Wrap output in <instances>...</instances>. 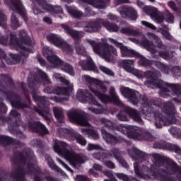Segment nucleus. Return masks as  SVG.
<instances>
[{
	"label": "nucleus",
	"mask_w": 181,
	"mask_h": 181,
	"mask_svg": "<svg viewBox=\"0 0 181 181\" xmlns=\"http://www.w3.org/2000/svg\"><path fill=\"white\" fill-rule=\"evenodd\" d=\"M134 172L139 177L144 179H158L161 181H175V177L169 176V175H175L178 180L181 181V168L177 166L176 163L170 162L165 164L162 160H158L154 163L153 170H149L146 166L139 170V164L134 163Z\"/></svg>",
	"instance_id": "obj_1"
},
{
	"label": "nucleus",
	"mask_w": 181,
	"mask_h": 181,
	"mask_svg": "<svg viewBox=\"0 0 181 181\" xmlns=\"http://www.w3.org/2000/svg\"><path fill=\"white\" fill-rule=\"evenodd\" d=\"M124 69L128 73H132L134 76H136L138 78H144L146 77L147 81L144 82L145 85L150 88H153L156 87L160 88V94L163 97H165L166 93H169L170 90L175 93L176 95H181V86L180 85H172L163 81L158 80L160 76V73L158 71H146L143 72L138 69H134V60L124 59L122 61Z\"/></svg>",
	"instance_id": "obj_2"
},
{
	"label": "nucleus",
	"mask_w": 181,
	"mask_h": 181,
	"mask_svg": "<svg viewBox=\"0 0 181 181\" xmlns=\"http://www.w3.org/2000/svg\"><path fill=\"white\" fill-rule=\"evenodd\" d=\"M21 41L16 40V36L13 34H10L9 36L0 37V44L4 46H14L16 49L21 50V54L23 56H28L29 52H32L35 42L30 37H28L26 32L21 30L19 33Z\"/></svg>",
	"instance_id": "obj_3"
},
{
	"label": "nucleus",
	"mask_w": 181,
	"mask_h": 181,
	"mask_svg": "<svg viewBox=\"0 0 181 181\" xmlns=\"http://www.w3.org/2000/svg\"><path fill=\"white\" fill-rule=\"evenodd\" d=\"M155 108L156 110L154 111L156 128H162L163 125H170V124L176 122L175 110L173 103L168 102L164 103L161 107L155 106Z\"/></svg>",
	"instance_id": "obj_4"
},
{
	"label": "nucleus",
	"mask_w": 181,
	"mask_h": 181,
	"mask_svg": "<svg viewBox=\"0 0 181 181\" xmlns=\"http://www.w3.org/2000/svg\"><path fill=\"white\" fill-rule=\"evenodd\" d=\"M54 151L57 152L58 155L64 156L66 160H69L70 165H71L73 168H77L78 165L85 163L88 160V157L86 155L76 154L72 152L71 147L63 141L56 142L54 146Z\"/></svg>",
	"instance_id": "obj_5"
},
{
	"label": "nucleus",
	"mask_w": 181,
	"mask_h": 181,
	"mask_svg": "<svg viewBox=\"0 0 181 181\" xmlns=\"http://www.w3.org/2000/svg\"><path fill=\"white\" fill-rule=\"evenodd\" d=\"M120 91L122 95L127 98L129 101H130V103L134 105H136V104H139V103L143 104L142 111L144 114H146L147 112H152V108H155L152 107L151 102L148 101V98H146V96H141L139 92L136 90L122 86L120 88Z\"/></svg>",
	"instance_id": "obj_6"
},
{
	"label": "nucleus",
	"mask_w": 181,
	"mask_h": 181,
	"mask_svg": "<svg viewBox=\"0 0 181 181\" xmlns=\"http://www.w3.org/2000/svg\"><path fill=\"white\" fill-rule=\"evenodd\" d=\"M84 42L88 43L92 47L94 53L105 59L106 62H110L114 56H117V49L107 43L97 42L91 39H86Z\"/></svg>",
	"instance_id": "obj_7"
},
{
	"label": "nucleus",
	"mask_w": 181,
	"mask_h": 181,
	"mask_svg": "<svg viewBox=\"0 0 181 181\" xmlns=\"http://www.w3.org/2000/svg\"><path fill=\"white\" fill-rule=\"evenodd\" d=\"M100 122H103L107 128H110V129H117V131L124 134V135L131 136L132 138H141V136L142 135L141 129L136 127L127 124H118L115 126V124L105 118L100 119Z\"/></svg>",
	"instance_id": "obj_8"
},
{
	"label": "nucleus",
	"mask_w": 181,
	"mask_h": 181,
	"mask_svg": "<svg viewBox=\"0 0 181 181\" xmlns=\"http://www.w3.org/2000/svg\"><path fill=\"white\" fill-rule=\"evenodd\" d=\"M147 37L148 39H151L153 40V42H151L148 39L145 38L144 40V45L146 46V48L148 52H151L152 54H155V53H158V49H161V50H166V45L163 44L162 40L156 35L153 33H147Z\"/></svg>",
	"instance_id": "obj_9"
},
{
	"label": "nucleus",
	"mask_w": 181,
	"mask_h": 181,
	"mask_svg": "<svg viewBox=\"0 0 181 181\" xmlns=\"http://www.w3.org/2000/svg\"><path fill=\"white\" fill-rule=\"evenodd\" d=\"M68 118L71 122H76L82 127H90L88 117L83 110L78 109H71L68 112Z\"/></svg>",
	"instance_id": "obj_10"
},
{
	"label": "nucleus",
	"mask_w": 181,
	"mask_h": 181,
	"mask_svg": "<svg viewBox=\"0 0 181 181\" xmlns=\"http://www.w3.org/2000/svg\"><path fill=\"white\" fill-rule=\"evenodd\" d=\"M90 93H93L95 97H97L102 101V103H111L113 101L115 104L119 105L121 104V100H119V98L117 95V93H115V88L114 87H111L110 90V95L111 98L105 94L102 93L98 90V89H94L93 88H89Z\"/></svg>",
	"instance_id": "obj_11"
},
{
	"label": "nucleus",
	"mask_w": 181,
	"mask_h": 181,
	"mask_svg": "<svg viewBox=\"0 0 181 181\" xmlns=\"http://www.w3.org/2000/svg\"><path fill=\"white\" fill-rule=\"evenodd\" d=\"M21 159L22 160H25V163H28L26 172L29 175H32V170H33V174L35 175L34 180L41 181L42 179H40V177L37 176V175H41L40 168L32 164V159H33V152L30 151V149H28L25 152V155H23V157Z\"/></svg>",
	"instance_id": "obj_12"
},
{
	"label": "nucleus",
	"mask_w": 181,
	"mask_h": 181,
	"mask_svg": "<svg viewBox=\"0 0 181 181\" xmlns=\"http://www.w3.org/2000/svg\"><path fill=\"white\" fill-rule=\"evenodd\" d=\"M53 78H55V80H57V81H59L60 83H63L64 84H66L68 86L67 88H57L55 89L54 93L58 94V95H66V98H62L63 100L67 101L68 100V95L73 91V84H70V81H69L67 79L62 77L59 74H54L53 75Z\"/></svg>",
	"instance_id": "obj_13"
},
{
	"label": "nucleus",
	"mask_w": 181,
	"mask_h": 181,
	"mask_svg": "<svg viewBox=\"0 0 181 181\" xmlns=\"http://www.w3.org/2000/svg\"><path fill=\"white\" fill-rule=\"evenodd\" d=\"M144 12L148 15L156 23H162L165 21V11H159L158 8L149 6L143 8Z\"/></svg>",
	"instance_id": "obj_14"
},
{
	"label": "nucleus",
	"mask_w": 181,
	"mask_h": 181,
	"mask_svg": "<svg viewBox=\"0 0 181 181\" xmlns=\"http://www.w3.org/2000/svg\"><path fill=\"white\" fill-rule=\"evenodd\" d=\"M139 63V64H141V66H144V67H149V66L154 65L160 69V70H161V71H163V73H165V74H168V73L170 71V68H169V66L165 65L164 64H162V62L150 61L146 59L144 57H140V60Z\"/></svg>",
	"instance_id": "obj_15"
},
{
	"label": "nucleus",
	"mask_w": 181,
	"mask_h": 181,
	"mask_svg": "<svg viewBox=\"0 0 181 181\" xmlns=\"http://www.w3.org/2000/svg\"><path fill=\"white\" fill-rule=\"evenodd\" d=\"M6 4H8L11 11L19 13L25 22L28 21V18L26 17V10H25V7L23 6V4H22V1H21V0H11L10 3H8V1H6Z\"/></svg>",
	"instance_id": "obj_16"
},
{
	"label": "nucleus",
	"mask_w": 181,
	"mask_h": 181,
	"mask_svg": "<svg viewBox=\"0 0 181 181\" xmlns=\"http://www.w3.org/2000/svg\"><path fill=\"white\" fill-rule=\"evenodd\" d=\"M110 42L111 43H113V45H115L120 49L121 54L122 57H133V56H136L137 57H139V53L134 51L132 49L128 48L127 46H124L122 43H119L117 42V40L110 38Z\"/></svg>",
	"instance_id": "obj_17"
},
{
	"label": "nucleus",
	"mask_w": 181,
	"mask_h": 181,
	"mask_svg": "<svg viewBox=\"0 0 181 181\" xmlns=\"http://www.w3.org/2000/svg\"><path fill=\"white\" fill-rule=\"evenodd\" d=\"M43 11L52 12V13H63V8L60 6H52L47 3V0H36Z\"/></svg>",
	"instance_id": "obj_18"
},
{
	"label": "nucleus",
	"mask_w": 181,
	"mask_h": 181,
	"mask_svg": "<svg viewBox=\"0 0 181 181\" xmlns=\"http://www.w3.org/2000/svg\"><path fill=\"white\" fill-rule=\"evenodd\" d=\"M42 54H44L45 57L54 66L55 64H60V58L56 56L53 52V50L50 49L49 47H44L42 49Z\"/></svg>",
	"instance_id": "obj_19"
},
{
	"label": "nucleus",
	"mask_w": 181,
	"mask_h": 181,
	"mask_svg": "<svg viewBox=\"0 0 181 181\" xmlns=\"http://www.w3.org/2000/svg\"><path fill=\"white\" fill-rule=\"evenodd\" d=\"M119 12L123 18H127V16H128L132 21H136V19H138V13L132 7L123 6L119 8Z\"/></svg>",
	"instance_id": "obj_20"
},
{
	"label": "nucleus",
	"mask_w": 181,
	"mask_h": 181,
	"mask_svg": "<svg viewBox=\"0 0 181 181\" xmlns=\"http://www.w3.org/2000/svg\"><path fill=\"white\" fill-rule=\"evenodd\" d=\"M61 26L64 30H65L66 33H67V35H69L71 37L75 40V42L84 36V32L83 31H77L74 30L66 24H62Z\"/></svg>",
	"instance_id": "obj_21"
},
{
	"label": "nucleus",
	"mask_w": 181,
	"mask_h": 181,
	"mask_svg": "<svg viewBox=\"0 0 181 181\" xmlns=\"http://www.w3.org/2000/svg\"><path fill=\"white\" fill-rule=\"evenodd\" d=\"M23 57H25V55L21 56L18 54H10V58L6 59V54H5V52H4V50L0 48V59H6L7 64H15V63L21 62V59H23Z\"/></svg>",
	"instance_id": "obj_22"
},
{
	"label": "nucleus",
	"mask_w": 181,
	"mask_h": 181,
	"mask_svg": "<svg viewBox=\"0 0 181 181\" xmlns=\"http://www.w3.org/2000/svg\"><path fill=\"white\" fill-rule=\"evenodd\" d=\"M103 21L97 20L95 21H90L86 23L84 27V31L88 32V33H93V32H98L101 29V23Z\"/></svg>",
	"instance_id": "obj_23"
},
{
	"label": "nucleus",
	"mask_w": 181,
	"mask_h": 181,
	"mask_svg": "<svg viewBox=\"0 0 181 181\" xmlns=\"http://www.w3.org/2000/svg\"><path fill=\"white\" fill-rule=\"evenodd\" d=\"M83 80H85V81H86V83H88V84H90V86H97L98 88H100L103 93H106L107 91V87L105 86V85H104V83L91 78L90 76L88 75H85L83 76Z\"/></svg>",
	"instance_id": "obj_24"
},
{
	"label": "nucleus",
	"mask_w": 181,
	"mask_h": 181,
	"mask_svg": "<svg viewBox=\"0 0 181 181\" xmlns=\"http://www.w3.org/2000/svg\"><path fill=\"white\" fill-rule=\"evenodd\" d=\"M89 104H90V105H93L92 107H88V110L90 111V112H93V114H103V112H104L103 106L101 104L97 102V100H95V98H90Z\"/></svg>",
	"instance_id": "obj_25"
},
{
	"label": "nucleus",
	"mask_w": 181,
	"mask_h": 181,
	"mask_svg": "<svg viewBox=\"0 0 181 181\" xmlns=\"http://www.w3.org/2000/svg\"><path fill=\"white\" fill-rule=\"evenodd\" d=\"M124 110L125 112L128 114V115H129L131 118H132V119H134V121H136V122H139V124H144V121L139 115V113H138V111L127 106H124Z\"/></svg>",
	"instance_id": "obj_26"
},
{
	"label": "nucleus",
	"mask_w": 181,
	"mask_h": 181,
	"mask_svg": "<svg viewBox=\"0 0 181 181\" xmlns=\"http://www.w3.org/2000/svg\"><path fill=\"white\" fill-rule=\"evenodd\" d=\"M79 66L82 67L83 70L94 71V73H97V66L94 64L93 59L91 57L87 58V62L86 61H80Z\"/></svg>",
	"instance_id": "obj_27"
},
{
	"label": "nucleus",
	"mask_w": 181,
	"mask_h": 181,
	"mask_svg": "<svg viewBox=\"0 0 181 181\" xmlns=\"http://www.w3.org/2000/svg\"><path fill=\"white\" fill-rule=\"evenodd\" d=\"M47 40L49 43H52L54 46L57 47H62L64 43V40L61 38L59 35L57 34H49L47 36Z\"/></svg>",
	"instance_id": "obj_28"
},
{
	"label": "nucleus",
	"mask_w": 181,
	"mask_h": 181,
	"mask_svg": "<svg viewBox=\"0 0 181 181\" xmlns=\"http://www.w3.org/2000/svg\"><path fill=\"white\" fill-rule=\"evenodd\" d=\"M129 155H130L131 158L133 159H137V160H145L146 159L147 156L145 153L136 149L133 148L130 151H129Z\"/></svg>",
	"instance_id": "obj_29"
},
{
	"label": "nucleus",
	"mask_w": 181,
	"mask_h": 181,
	"mask_svg": "<svg viewBox=\"0 0 181 181\" xmlns=\"http://www.w3.org/2000/svg\"><path fill=\"white\" fill-rule=\"evenodd\" d=\"M76 98L81 103H87V98H94V97L91 96V93L88 92L87 90L79 89L76 93Z\"/></svg>",
	"instance_id": "obj_30"
},
{
	"label": "nucleus",
	"mask_w": 181,
	"mask_h": 181,
	"mask_svg": "<svg viewBox=\"0 0 181 181\" xmlns=\"http://www.w3.org/2000/svg\"><path fill=\"white\" fill-rule=\"evenodd\" d=\"M54 67H60V69H62V70H63L64 71H66V73H68L71 76H74V69H73V66H71L69 64L63 62V61H62L61 59L60 63L55 64L54 65Z\"/></svg>",
	"instance_id": "obj_31"
},
{
	"label": "nucleus",
	"mask_w": 181,
	"mask_h": 181,
	"mask_svg": "<svg viewBox=\"0 0 181 181\" xmlns=\"http://www.w3.org/2000/svg\"><path fill=\"white\" fill-rule=\"evenodd\" d=\"M111 153L116 160H117L123 168H128V164L126 163L125 160L121 157V153L117 148H112Z\"/></svg>",
	"instance_id": "obj_32"
},
{
	"label": "nucleus",
	"mask_w": 181,
	"mask_h": 181,
	"mask_svg": "<svg viewBox=\"0 0 181 181\" xmlns=\"http://www.w3.org/2000/svg\"><path fill=\"white\" fill-rule=\"evenodd\" d=\"M82 134L83 135H88L89 138H91L92 139H94V141H97L98 139H100V135H98V133L95 132V130L93 129H81Z\"/></svg>",
	"instance_id": "obj_33"
},
{
	"label": "nucleus",
	"mask_w": 181,
	"mask_h": 181,
	"mask_svg": "<svg viewBox=\"0 0 181 181\" xmlns=\"http://www.w3.org/2000/svg\"><path fill=\"white\" fill-rule=\"evenodd\" d=\"M53 112L55 118L59 121V122H64V112L62 107H54Z\"/></svg>",
	"instance_id": "obj_34"
},
{
	"label": "nucleus",
	"mask_w": 181,
	"mask_h": 181,
	"mask_svg": "<svg viewBox=\"0 0 181 181\" xmlns=\"http://www.w3.org/2000/svg\"><path fill=\"white\" fill-rule=\"evenodd\" d=\"M37 74L40 76V79H37L35 78V83H43V84H50V79L46 73L43 72L42 70L37 71Z\"/></svg>",
	"instance_id": "obj_35"
},
{
	"label": "nucleus",
	"mask_w": 181,
	"mask_h": 181,
	"mask_svg": "<svg viewBox=\"0 0 181 181\" xmlns=\"http://www.w3.org/2000/svg\"><path fill=\"white\" fill-rule=\"evenodd\" d=\"M120 33L127 35L128 36H139L141 33L138 30H132L131 28L124 27L119 30Z\"/></svg>",
	"instance_id": "obj_36"
},
{
	"label": "nucleus",
	"mask_w": 181,
	"mask_h": 181,
	"mask_svg": "<svg viewBox=\"0 0 181 181\" xmlns=\"http://www.w3.org/2000/svg\"><path fill=\"white\" fill-rule=\"evenodd\" d=\"M75 50L78 54H81V56H87V49L86 47L80 44V40L75 41Z\"/></svg>",
	"instance_id": "obj_37"
},
{
	"label": "nucleus",
	"mask_w": 181,
	"mask_h": 181,
	"mask_svg": "<svg viewBox=\"0 0 181 181\" xmlns=\"http://www.w3.org/2000/svg\"><path fill=\"white\" fill-rule=\"evenodd\" d=\"M102 136L106 142H117L118 141L117 136L107 132L105 130H102Z\"/></svg>",
	"instance_id": "obj_38"
},
{
	"label": "nucleus",
	"mask_w": 181,
	"mask_h": 181,
	"mask_svg": "<svg viewBox=\"0 0 181 181\" xmlns=\"http://www.w3.org/2000/svg\"><path fill=\"white\" fill-rule=\"evenodd\" d=\"M46 160L51 169H53V170H57V172H60V173H63V170L56 165V164H54V162L53 161V159H52V157H50L49 156H46Z\"/></svg>",
	"instance_id": "obj_39"
},
{
	"label": "nucleus",
	"mask_w": 181,
	"mask_h": 181,
	"mask_svg": "<svg viewBox=\"0 0 181 181\" xmlns=\"http://www.w3.org/2000/svg\"><path fill=\"white\" fill-rule=\"evenodd\" d=\"M104 28L109 30V32H118L119 30V27L116 24L111 23L110 22L103 23Z\"/></svg>",
	"instance_id": "obj_40"
},
{
	"label": "nucleus",
	"mask_w": 181,
	"mask_h": 181,
	"mask_svg": "<svg viewBox=\"0 0 181 181\" xmlns=\"http://www.w3.org/2000/svg\"><path fill=\"white\" fill-rule=\"evenodd\" d=\"M93 156L95 159L101 160V159H107L108 158H112V153L103 152L101 156L100 155V153H93Z\"/></svg>",
	"instance_id": "obj_41"
},
{
	"label": "nucleus",
	"mask_w": 181,
	"mask_h": 181,
	"mask_svg": "<svg viewBox=\"0 0 181 181\" xmlns=\"http://www.w3.org/2000/svg\"><path fill=\"white\" fill-rule=\"evenodd\" d=\"M68 12L71 15L72 18H75V19H81V18H84V13L77 9H70Z\"/></svg>",
	"instance_id": "obj_42"
},
{
	"label": "nucleus",
	"mask_w": 181,
	"mask_h": 181,
	"mask_svg": "<svg viewBox=\"0 0 181 181\" xmlns=\"http://www.w3.org/2000/svg\"><path fill=\"white\" fill-rule=\"evenodd\" d=\"M33 98L35 101H37L39 107H42V105H46V104H47V98L45 97H40L33 94Z\"/></svg>",
	"instance_id": "obj_43"
},
{
	"label": "nucleus",
	"mask_w": 181,
	"mask_h": 181,
	"mask_svg": "<svg viewBox=\"0 0 181 181\" xmlns=\"http://www.w3.org/2000/svg\"><path fill=\"white\" fill-rule=\"evenodd\" d=\"M22 173H23V170H18L15 173H12V176L14 179H16V181H26L25 177L22 176Z\"/></svg>",
	"instance_id": "obj_44"
},
{
	"label": "nucleus",
	"mask_w": 181,
	"mask_h": 181,
	"mask_svg": "<svg viewBox=\"0 0 181 181\" xmlns=\"http://www.w3.org/2000/svg\"><path fill=\"white\" fill-rule=\"evenodd\" d=\"M11 26L12 29H18V28L21 26V25L19 24V21H18V18L13 13L12 14L11 18Z\"/></svg>",
	"instance_id": "obj_45"
},
{
	"label": "nucleus",
	"mask_w": 181,
	"mask_h": 181,
	"mask_svg": "<svg viewBox=\"0 0 181 181\" xmlns=\"http://www.w3.org/2000/svg\"><path fill=\"white\" fill-rule=\"evenodd\" d=\"M74 138L76 141V142L78 144H79V145H81L82 146H86V145H87V141L85 140L84 137H83V136L76 133L74 134Z\"/></svg>",
	"instance_id": "obj_46"
},
{
	"label": "nucleus",
	"mask_w": 181,
	"mask_h": 181,
	"mask_svg": "<svg viewBox=\"0 0 181 181\" xmlns=\"http://www.w3.org/2000/svg\"><path fill=\"white\" fill-rule=\"evenodd\" d=\"M62 49L63 52H65L67 54H71L73 53V47L69 45L66 41H64L62 47H59Z\"/></svg>",
	"instance_id": "obj_47"
},
{
	"label": "nucleus",
	"mask_w": 181,
	"mask_h": 181,
	"mask_svg": "<svg viewBox=\"0 0 181 181\" xmlns=\"http://www.w3.org/2000/svg\"><path fill=\"white\" fill-rule=\"evenodd\" d=\"M164 16H165V20L168 23H173L175 21V17L172 13L169 12L168 10L164 11Z\"/></svg>",
	"instance_id": "obj_48"
},
{
	"label": "nucleus",
	"mask_w": 181,
	"mask_h": 181,
	"mask_svg": "<svg viewBox=\"0 0 181 181\" xmlns=\"http://www.w3.org/2000/svg\"><path fill=\"white\" fill-rule=\"evenodd\" d=\"M87 151H103V147L100 144H88Z\"/></svg>",
	"instance_id": "obj_49"
},
{
	"label": "nucleus",
	"mask_w": 181,
	"mask_h": 181,
	"mask_svg": "<svg viewBox=\"0 0 181 181\" xmlns=\"http://www.w3.org/2000/svg\"><path fill=\"white\" fill-rule=\"evenodd\" d=\"M168 131L174 138H179L180 136V129H177V127H171Z\"/></svg>",
	"instance_id": "obj_50"
},
{
	"label": "nucleus",
	"mask_w": 181,
	"mask_h": 181,
	"mask_svg": "<svg viewBox=\"0 0 181 181\" xmlns=\"http://www.w3.org/2000/svg\"><path fill=\"white\" fill-rule=\"evenodd\" d=\"M99 69L100 70V71H103V73H105V74H107L108 76H114V72H112V71H111V69L100 65L99 66Z\"/></svg>",
	"instance_id": "obj_51"
},
{
	"label": "nucleus",
	"mask_w": 181,
	"mask_h": 181,
	"mask_svg": "<svg viewBox=\"0 0 181 181\" xmlns=\"http://www.w3.org/2000/svg\"><path fill=\"white\" fill-rule=\"evenodd\" d=\"M0 26L2 28L6 26V16L4 14V11H0Z\"/></svg>",
	"instance_id": "obj_52"
},
{
	"label": "nucleus",
	"mask_w": 181,
	"mask_h": 181,
	"mask_svg": "<svg viewBox=\"0 0 181 181\" xmlns=\"http://www.w3.org/2000/svg\"><path fill=\"white\" fill-rule=\"evenodd\" d=\"M141 25H143V26H145V28H148V29H152V30H156V27L153 24L148 21H141Z\"/></svg>",
	"instance_id": "obj_53"
},
{
	"label": "nucleus",
	"mask_w": 181,
	"mask_h": 181,
	"mask_svg": "<svg viewBox=\"0 0 181 181\" xmlns=\"http://www.w3.org/2000/svg\"><path fill=\"white\" fill-rule=\"evenodd\" d=\"M158 54L160 57H163V59H172V56H170L169 54V52H166V51H163V50H160L158 52Z\"/></svg>",
	"instance_id": "obj_54"
},
{
	"label": "nucleus",
	"mask_w": 181,
	"mask_h": 181,
	"mask_svg": "<svg viewBox=\"0 0 181 181\" xmlns=\"http://www.w3.org/2000/svg\"><path fill=\"white\" fill-rule=\"evenodd\" d=\"M11 105L15 107V108H26V105L20 101H13L11 102Z\"/></svg>",
	"instance_id": "obj_55"
},
{
	"label": "nucleus",
	"mask_w": 181,
	"mask_h": 181,
	"mask_svg": "<svg viewBox=\"0 0 181 181\" xmlns=\"http://www.w3.org/2000/svg\"><path fill=\"white\" fill-rule=\"evenodd\" d=\"M37 129L43 134H47V129L41 123L37 122Z\"/></svg>",
	"instance_id": "obj_56"
},
{
	"label": "nucleus",
	"mask_w": 181,
	"mask_h": 181,
	"mask_svg": "<svg viewBox=\"0 0 181 181\" xmlns=\"http://www.w3.org/2000/svg\"><path fill=\"white\" fill-rule=\"evenodd\" d=\"M49 107H46L45 110H42L40 112V115L45 118V119H49V117H50V113H49Z\"/></svg>",
	"instance_id": "obj_57"
},
{
	"label": "nucleus",
	"mask_w": 181,
	"mask_h": 181,
	"mask_svg": "<svg viewBox=\"0 0 181 181\" xmlns=\"http://www.w3.org/2000/svg\"><path fill=\"white\" fill-rule=\"evenodd\" d=\"M57 160L59 163V165H62V166H63L64 168H65V169H66V170H69V172H71V173H73V170H71V168H70L69 167V165H67V164H66L65 163L63 162V160H62V159L57 158Z\"/></svg>",
	"instance_id": "obj_58"
},
{
	"label": "nucleus",
	"mask_w": 181,
	"mask_h": 181,
	"mask_svg": "<svg viewBox=\"0 0 181 181\" xmlns=\"http://www.w3.org/2000/svg\"><path fill=\"white\" fill-rule=\"evenodd\" d=\"M117 117L119 121H128V117L125 115L123 112H119L117 114Z\"/></svg>",
	"instance_id": "obj_59"
},
{
	"label": "nucleus",
	"mask_w": 181,
	"mask_h": 181,
	"mask_svg": "<svg viewBox=\"0 0 181 181\" xmlns=\"http://www.w3.org/2000/svg\"><path fill=\"white\" fill-rule=\"evenodd\" d=\"M12 139L8 136H0V143L11 142Z\"/></svg>",
	"instance_id": "obj_60"
},
{
	"label": "nucleus",
	"mask_w": 181,
	"mask_h": 181,
	"mask_svg": "<svg viewBox=\"0 0 181 181\" xmlns=\"http://www.w3.org/2000/svg\"><path fill=\"white\" fill-rule=\"evenodd\" d=\"M105 166L109 168L110 169H115V164L112 161L108 160L104 163Z\"/></svg>",
	"instance_id": "obj_61"
},
{
	"label": "nucleus",
	"mask_w": 181,
	"mask_h": 181,
	"mask_svg": "<svg viewBox=\"0 0 181 181\" xmlns=\"http://www.w3.org/2000/svg\"><path fill=\"white\" fill-rule=\"evenodd\" d=\"M58 134H59V135H62V136H64V135L69 134V129L64 128H59L58 129Z\"/></svg>",
	"instance_id": "obj_62"
},
{
	"label": "nucleus",
	"mask_w": 181,
	"mask_h": 181,
	"mask_svg": "<svg viewBox=\"0 0 181 181\" xmlns=\"http://www.w3.org/2000/svg\"><path fill=\"white\" fill-rule=\"evenodd\" d=\"M144 139L146 141H153V136L149 132H146L144 134Z\"/></svg>",
	"instance_id": "obj_63"
},
{
	"label": "nucleus",
	"mask_w": 181,
	"mask_h": 181,
	"mask_svg": "<svg viewBox=\"0 0 181 181\" xmlns=\"http://www.w3.org/2000/svg\"><path fill=\"white\" fill-rule=\"evenodd\" d=\"M76 181H88V178L84 175H77L76 177Z\"/></svg>",
	"instance_id": "obj_64"
}]
</instances>
